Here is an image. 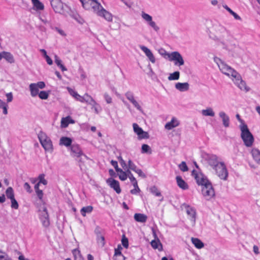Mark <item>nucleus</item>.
Segmentation results:
<instances>
[{
    "instance_id": "20",
    "label": "nucleus",
    "mask_w": 260,
    "mask_h": 260,
    "mask_svg": "<svg viewBox=\"0 0 260 260\" xmlns=\"http://www.w3.org/2000/svg\"><path fill=\"white\" fill-rule=\"evenodd\" d=\"M68 91L70 94L74 97L77 100L81 102H88V99H86L85 97L81 96L74 90L68 88Z\"/></svg>"
},
{
    "instance_id": "37",
    "label": "nucleus",
    "mask_w": 260,
    "mask_h": 260,
    "mask_svg": "<svg viewBox=\"0 0 260 260\" xmlns=\"http://www.w3.org/2000/svg\"><path fill=\"white\" fill-rule=\"evenodd\" d=\"M180 77V73L179 71H175L173 73H171L169 75L168 77V80L170 81L171 80H177L179 79Z\"/></svg>"
},
{
    "instance_id": "52",
    "label": "nucleus",
    "mask_w": 260,
    "mask_h": 260,
    "mask_svg": "<svg viewBox=\"0 0 260 260\" xmlns=\"http://www.w3.org/2000/svg\"><path fill=\"white\" fill-rule=\"evenodd\" d=\"M236 118L238 119V120L240 122V124L239 125L240 128L243 127V126H247V124L244 122V120L240 118V116L239 114L236 115Z\"/></svg>"
},
{
    "instance_id": "35",
    "label": "nucleus",
    "mask_w": 260,
    "mask_h": 260,
    "mask_svg": "<svg viewBox=\"0 0 260 260\" xmlns=\"http://www.w3.org/2000/svg\"><path fill=\"white\" fill-rule=\"evenodd\" d=\"M31 2L37 10H43L44 9V5L39 0H31Z\"/></svg>"
},
{
    "instance_id": "26",
    "label": "nucleus",
    "mask_w": 260,
    "mask_h": 260,
    "mask_svg": "<svg viewBox=\"0 0 260 260\" xmlns=\"http://www.w3.org/2000/svg\"><path fill=\"white\" fill-rule=\"evenodd\" d=\"M134 217L136 221L142 223L145 222L147 219V215L141 213L135 214Z\"/></svg>"
},
{
    "instance_id": "7",
    "label": "nucleus",
    "mask_w": 260,
    "mask_h": 260,
    "mask_svg": "<svg viewBox=\"0 0 260 260\" xmlns=\"http://www.w3.org/2000/svg\"><path fill=\"white\" fill-rule=\"evenodd\" d=\"M39 212L40 219L42 221L43 225L47 228L50 225V220L49 219V215L45 206V203L41 204L39 207Z\"/></svg>"
},
{
    "instance_id": "19",
    "label": "nucleus",
    "mask_w": 260,
    "mask_h": 260,
    "mask_svg": "<svg viewBox=\"0 0 260 260\" xmlns=\"http://www.w3.org/2000/svg\"><path fill=\"white\" fill-rule=\"evenodd\" d=\"M140 48L145 53L149 60L153 63H155V58L151 50L144 46H141Z\"/></svg>"
},
{
    "instance_id": "46",
    "label": "nucleus",
    "mask_w": 260,
    "mask_h": 260,
    "mask_svg": "<svg viewBox=\"0 0 260 260\" xmlns=\"http://www.w3.org/2000/svg\"><path fill=\"white\" fill-rule=\"evenodd\" d=\"M150 191L152 193L154 194L155 196L159 197L161 196V193L159 191V190L157 189V188L154 186H152L150 189Z\"/></svg>"
},
{
    "instance_id": "22",
    "label": "nucleus",
    "mask_w": 260,
    "mask_h": 260,
    "mask_svg": "<svg viewBox=\"0 0 260 260\" xmlns=\"http://www.w3.org/2000/svg\"><path fill=\"white\" fill-rule=\"evenodd\" d=\"M219 116L222 119L224 126L226 127H229L230 125V118L226 113L224 112L221 111L219 113Z\"/></svg>"
},
{
    "instance_id": "50",
    "label": "nucleus",
    "mask_w": 260,
    "mask_h": 260,
    "mask_svg": "<svg viewBox=\"0 0 260 260\" xmlns=\"http://www.w3.org/2000/svg\"><path fill=\"white\" fill-rule=\"evenodd\" d=\"M11 207L12 208L15 209H17L18 208L19 205L17 201L15 199V198L11 200Z\"/></svg>"
},
{
    "instance_id": "21",
    "label": "nucleus",
    "mask_w": 260,
    "mask_h": 260,
    "mask_svg": "<svg viewBox=\"0 0 260 260\" xmlns=\"http://www.w3.org/2000/svg\"><path fill=\"white\" fill-rule=\"evenodd\" d=\"M179 121L176 118H173L170 122L167 123L165 126V128L168 130H171L172 128L177 127L179 125Z\"/></svg>"
},
{
    "instance_id": "55",
    "label": "nucleus",
    "mask_w": 260,
    "mask_h": 260,
    "mask_svg": "<svg viewBox=\"0 0 260 260\" xmlns=\"http://www.w3.org/2000/svg\"><path fill=\"white\" fill-rule=\"evenodd\" d=\"M111 164L114 167L116 172H118L119 170H121V169L118 168V164L116 161L112 160L111 161Z\"/></svg>"
},
{
    "instance_id": "36",
    "label": "nucleus",
    "mask_w": 260,
    "mask_h": 260,
    "mask_svg": "<svg viewBox=\"0 0 260 260\" xmlns=\"http://www.w3.org/2000/svg\"><path fill=\"white\" fill-rule=\"evenodd\" d=\"M4 58L10 63H13L14 59L13 55L9 52L4 51Z\"/></svg>"
},
{
    "instance_id": "24",
    "label": "nucleus",
    "mask_w": 260,
    "mask_h": 260,
    "mask_svg": "<svg viewBox=\"0 0 260 260\" xmlns=\"http://www.w3.org/2000/svg\"><path fill=\"white\" fill-rule=\"evenodd\" d=\"M39 186L40 184L37 183L35 184L34 188L37 194V196L40 200V202L41 203V204H43L44 203L43 200V192L42 190L39 189Z\"/></svg>"
},
{
    "instance_id": "43",
    "label": "nucleus",
    "mask_w": 260,
    "mask_h": 260,
    "mask_svg": "<svg viewBox=\"0 0 260 260\" xmlns=\"http://www.w3.org/2000/svg\"><path fill=\"white\" fill-rule=\"evenodd\" d=\"M85 96L88 98V99H90V101L88 100V102H85L86 103L91 105L92 107H94L96 105H98V104L93 99V98L89 95H88L87 93L85 94Z\"/></svg>"
},
{
    "instance_id": "54",
    "label": "nucleus",
    "mask_w": 260,
    "mask_h": 260,
    "mask_svg": "<svg viewBox=\"0 0 260 260\" xmlns=\"http://www.w3.org/2000/svg\"><path fill=\"white\" fill-rule=\"evenodd\" d=\"M127 177L129 178L132 182L137 181L136 178L133 176V174L129 170H127Z\"/></svg>"
},
{
    "instance_id": "9",
    "label": "nucleus",
    "mask_w": 260,
    "mask_h": 260,
    "mask_svg": "<svg viewBox=\"0 0 260 260\" xmlns=\"http://www.w3.org/2000/svg\"><path fill=\"white\" fill-rule=\"evenodd\" d=\"M51 5L54 11L56 13H59L63 15H67V9L68 7L64 5L60 0H52Z\"/></svg>"
},
{
    "instance_id": "25",
    "label": "nucleus",
    "mask_w": 260,
    "mask_h": 260,
    "mask_svg": "<svg viewBox=\"0 0 260 260\" xmlns=\"http://www.w3.org/2000/svg\"><path fill=\"white\" fill-rule=\"evenodd\" d=\"M122 247L119 245L117 249L115 250V254L113 256V260H124V256L121 254L120 249Z\"/></svg>"
},
{
    "instance_id": "30",
    "label": "nucleus",
    "mask_w": 260,
    "mask_h": 260,
    "mask_svg": "<svg viewBox=\"0 0 260 260\" xmlns=\"http://www.w3.org/2000/svg\"><path fill=\"white\" fill-rule=\"evenodd\" d=\"M30 94L31 96H36L39 94V88L36 85V83H31L29 85Z\"/></svg>"
},
{
    "instance_id": "64",
    "label": "nucleus",
    "mask_w": 260,
    "mask_h": 260,
    "mask_svg": "<svg viewBox=\"0 0 260 260\" xmlns=\"http://www.w3.org/2000/svg\"><path fill=\"white\" fill-rule=\"evenodd\" d=\"M45 58L47 62V63L48 64H49V65L52 64L53 61H52V59H51V58L48 55L46 56Z\"/></svg>"
},
{
    "instance_id": "53",
    "label": "nucleus",
    "mask_w": 260,
    "mask_h": 260,
    "mask_svg": "<svg viewBox=\"0 0 260 260\" xmlns=\"http://www.w3.org/2000/svg\"><path fill=\"white\" fill-rule=\"evenodd\" d=\"M128 168L134 171H135L137 169V166L131 160H129L128 161Z\"/></svg>"
},
{
    "instance_id": "63",
    "label": "nucleus",
    "mask_w": 260,
    "mask_h": 260,
    "mask_svg": "<svg viewBox=\"0 0 260 260\" xmlns=\"http://www.w3.org/2000/svg\"><path fill=\"white\" fill-rule=\"evenodd\" d=\"M61 60L58 57L57 55H55V62L58 67L61 65Z\"/></svg>"
},
{
    "instance_id": "58",
    "label": "nucleus",
    "mask_w": 260,
    "mask_h": 260,
    "mask_svg": "<svg viewBox=\"0 0 260 260\" xmlns=\"http://www.w3.org/2000/svg\"><path fill=\"white\" fill-rule=\"evenodd\" d=\"M23 187L29 193H31L32 191L29 184L27 182H26L24 184Z\"/></svg>"
},
{
    "instance_id": "61",
    "label": "nucleus",
    "mask_w": 260,
    "mask_h": 260,
    "mask_svg": "<svg viewBox=\"0 0 260 260\" xmlns=\"http://www.w3.org/2000/svg\"><path fill=\"white\" fill-rule=\"evenodd\" d=\"M6 96L7 98V102L9 103L12 101L13 100V95L11 92L8 93L6 94Z\"/></svg>"
},
{
    "instance_id": "10",
    "label": "nucleus",
    "mask_w": 260,
    "mask_h": 260,
    "mask_svg": "<svg viewBox=\"0 0 260 260\" xmlns=\"http://www.w3.org/2000/svg\"><path fill=\"white\" fill-rule=\"evenodd\" d=\"M214 170H215L218 176L221 179L224 180H226L228 176V173L226 169V167L223 162H220V164L215 168Z\"/></svg>"
},
{
    "instance_id": "59",
    "label": "nucleus",
    "mask_w": 260,
    "mask_h": 260,
    "mask_svg": "<svg viewBox=\"0 0 260 260\" xmlns=\"http://www.w3.org/2000/svg\"><path fill=\"white\" fill-rule=\"evenodd\" d=\"M36 86L40 89H43L45 87V84L43 81H40L36 83Z\"/></svg>"
},
{
    "instance_id": "28",
    "label": "nucleus",
    "mask_w": 260,
    "mask_h": 260,
    "mask_svg": "<svg viewBox=\"0 0 260 260\" xmlns=\"http://www.w3.org/2000/svg\"><path fill=\"white\" fill-rule=\"evenodd\" d=\"M251 154L254 160L260 165V151L256 148L251 150Z\"/></svg>"
},
{
    "instance_id": "47",
    "label": "nucleus",
    "mask_w": 260,
    "mask_h": 260,
    "mask_svg": "<svg viewBox=\"0 0 260 260\" xmlns=\"http://www.w3.org/2000/svg\"><path fill=\"white\" fill-rule=\"evenodd\" d=\"M0 260H12L5 252L0 250Z\"/></svg>"
},
{
    "instance_id": "29",
    "label": "nucleus",
    "mask_w": 260,
    "mask_h": 260,
    "mask_svg": "<svg viewBox=\"0 0 260 260\" xmlns=\"http://www.w3.org/2000/svg\"><path fill=\"white\" fill-rule=\"evenodd\" d=\"M176 181L178 186L182 189H187L188 188L187 184L182 179L180 176L176 177Z\"/></svg>"
},
{
    "instance_id": "11",
    "label": "nucleus",
    "mask_w": 260,
    "mask_h": 260,
    "mask_svg": "<svg viewBox=\"0 0 260 260\" xmlns=\"http://www.w3.org/2000/svg\"><path fill=\"white\" fill-rule=\"evenodd\" d=\"M182 207H184L187 214L190 217L191 224L193 226L196 223V210L189 205L184 204Z\"/></svg>"
},
{
    "instance_id": "49",
    "label": "nucleus",
    "mask_w": 260,
    "mask_h": 260,
    "mask_svg": "<svg viewBox=\"0 0 260 260\" xmlns=\"http://www.w3.org/2000/svg\"><path fill=\"white\" fill-rule=\"evenodd\" d=\"M179 169L183 172H186L187 171L188 169V167L184 161H182L179 165Z\"/></svg>"
},
{
    "instance_id": "48",
    "label": "nucleus",
    "mask_w": 260,
    "mask_h": 260,
    "mask_svg": "<svg viewBox=\"0 0 260 260\" xmlns=\"http://www.w3.org/2000/svg\"><path fill=\"white\" fill-rule=\"evenodd\" d=\"M104 99L107 104H110L112 103V99L108 93H107V92L104 93Z\"/></svg>"
},
{
    "instance_id": "13",
    "label": "nucleus",
    "mask_w": 260,
    "mask_h": 260,
    "mask_svg": "<svg viewBox=\"0 0 260 260\" xmlns=\"http://www.w3.org/2000/svg\"><path fill=\"white\" fill-rule=\"evenodd\" d=\"M134 131L137 134L139 139H148L149 137L147 132H144L137 123H134Z\"/></svg>"
},
{
    "instance_id": "62",
    "label": "nucleus",
    "mask_w": 260,
    "mask_h": 260,
    "mask_svg": "<svg viewBox=\"0 0 260 260\" xmlns=\"http://www.w3.org/2000/svg\"><path fill=\"white\" fill-rule=\"evenodd\" d=\"M104 240L105 239L103 235H100V236L98 237V242L101 243L103 246L105 244Z\"/></svg>"
},
{
    "instance_id": "3",
    "label": "nucleus",
    "mask_w": 260,
    "mask_h": 260,
    "mask_svg": "<svg viewBox=\"0 0 260 260\" xmlns=\"http://www.w3.org/2000/svg\"><path fill=\"white\" fill-rule=\"evenodd\" d=\"M90 6L96 14L104 18L107 21L112 22L113 16L112 14L103 8L102 5L95 0H85L83 2V7L88 9Z\"/></svg>"
},
{
    "instance_id": "34",
    "label": "nucleus",
    "mask_w": 260,
    "mask_h": 260,
    "mask_svg": "<svg viewBox=\"0 0 260 260\" xmlns=\"http://www.w3.org/2000/svg\"><path fill=\"white\" fill-rule=\"evenodd\" d=\"M191 241L194 244V246L198 249H201L204 246V243L198 238H192Z\"/></svg>"
},
{
    "instance_id": "2",
    "label": "nucleus",
    "mask_w": 260,
    "mask_h": 260,
    "mask_svg": "<svg viewBox=\"0 0 260 260\" xmlns=\"http://www.w3.org/2000/svg\"><path fill=\"white\" fill-rule=\"evenodd\" d=\"M192 175L198 184L202 186V193L206 200H209L214 197L215 192L212 184L203 174L197 173L196 171L193 170Z\"/></svg>"
},
{
    "instance_id": "18",
    "label": "nucleus",
    "mask_w": 260,
    "mask_h": 260,
    "mask_svg": "<svg viewBox=\"0 0 260 260\" xmlns=\"http://www.w3.org/2000/svg\"><path fill=\"white\" fill-rule=\"evenodd\" d=\"M66 12V16L69 15L80 24H83L84 23V20L75 11L72 10L68 8V9H67Z\"/></svg>"
},
{
    "instance_id": "31",
    "label": "nucleus",
    "mask_w": 260,
    "mask_h": 260,
    "mask_svg": "<svg viewBox=\"0 0 260 260\" xmlns=\"http://www.w3.org/2000/svg\"><path fill=\"white\" fill-rule=\"evenodd\" d=\"M151 246L154 249H158L159 251L162 250V244L158 238L157 240H153L151 242Z\"/></svg>"
},
{
    "instance_id": "17",
    "label": "nucleus",
    "mask_w": 260,
    "mask_h": 260,
    "mask_svg": "<svg viewBox=\"0 0 260 260\" xmlns=\"http://www.w3.org/2000/svg\"><path fill=\"white\" fill-rule=\"evenodd\" d=\"M206 159L209 165L211 166L214 169L218 165H219L220 162L218 161L217 159V157L214 155H207Z\"/></svg>"
},
{
    "instance_id": "40",
    "label": "nucleus",
    "mask_w": 260,
    "mask_h": 260,
    "mask_svg": "<svg viewBox=\"0 0 260 260\" xmlns=\"http://www.w3.org/2000/svg\"><path fill=\"white\" fill-rule=\"evenodd\" d=\"M223 7L226 9L231 15H232L235 19L239 20H241V17L233 11H232L229 7H228V6L223 5Z\"/></svg>"
},
{
    "instance_id": "8",
    "label": "nucleus",
    "mask_w": 260,
    "mask_h": 260,
    "mask_svg": "<svg viewBox=\"0 0 260 260\" xmlns=\"http://www.w3.org/2000/svg\"><path fill=\"white\" fill-rule=\"evenodd\" d=\"M39 141L46 151L51 152L53 149V145L50 139L47 137L46 134L40 132L38 134Z\"/></svg>"
},
{
    "instance_id": "32",
    "label": "nucleus",
    "mask_w": 260,
    "mask_h": 260,
    "mask_svg": "<svg viewBox=\"0 0 260 260\" xmlns=\"http://www.w3.org/2000/svg\"><path fill=\"white\" fill-rule=\"evenodd\" d=\"M72 142V140L71 138L66 137H62L60 139L59 144L68 147L71 145Z\"/></svg>"
},
{
    "instance_id": "4",
    "label": "nucleus",
    "mask_w": 260,
    "mask_h": 260,
    "mask_svg": "<svg viewBox=\"0 0 260 260\" xmlns=\"http://www.w3.org/2000/svg\"><path fill=\"white\" fill-rule=\"evenodd\" d=\"M228 34L226 28L219 23H215L209 30L210 38L215 41H220Z\"/></svg>"
},
{
    "instance_id": "57",
    "label": "nucleus",
    "mask_w": 260,
    "mask_h": 260,
    "mask_svg": "<svg viewBox=\"0 0 260 260\" xmlns=\"http://www.w3.org/2000/svg\"><path fill=\"white\" fill-rule=\"evenodd\" d=\"M135 172H136L139 175V176L143 178H145L146 177L145 174L142 172V171L141 169L137 168Z\"/></svg>"
},
{
    "instance_id": "51",
    "label": "nucleus",
    "mask_w": 260,
    "mask_h": 260,
    "mask_svg": "<svg viewBox=\"0 0 260 260\" xmlns=\"http://www.w3.org/2000/svg\"><path fill=\"white\" fill-rule=\"evenodd\" d=\"M122 245L126 248H127L128 246V241L127 238H126L125 235H123L122 238Z\"/></svg>"
},
{
    "instance_id": "38",
    "label": "nucleus",
    "mask_w": 260,
    "mask_h": 260,
    "mask_svg": "<svg viewBox=\"0 0 260 260\" xmlns=\"http://www.w3.org/2000/svg\"><path fill=\"white\" fill-rule=\"evenodd\" d=\"M141 152L142 153L151 154L152 149L147 144H143L142 146Z\"/></svg>"
},
{
    "instance_id": "12",
    "label": "nucleus",
    "mask_w": 260,
    "mask_h": 260,
    "mask_svg": "<svg viewBox=\"0 0 260 260\" xmlns=\"http://www.w3.org/2000/svg\"><path fill=\"white\" fill-rule=\"evenodd\" d=\"M141 16L144 20L148 23V24L152 27L155 31H158L159 29V27L156 24L154 21H152V18L150 15L144 12H142Z\"/></svg>"
},
{
    "instance_id": "44",
    "label": "nucleus",
    "mask_w": 260,
    "mask_h": 260,
    "mask_svg": "<svg viewBox=\"0 0 260 260\" xmlns=\"http://www.w3.org/2000/svg\"><path fill=\"white\" fill-rule=\"evenodd\" d=\"M38 95L41 99L46 100L49 96V91H41Z\"/></svg>"
},
{
    "instance_id": "14",
    "label": "nucleus",
    "mask_w": 260,
    "mask_h": 260,
    "mask_svg": "<svg viewBox=\"0 0 260 260\" xmlns=\"http://www.w3.org/2000/svg\"><path fill=\"white\" fill-rule=\"evenodd\" d=\"M125 95L127 99L129 100L139 111H140L142 113H143V109H142L141 107L139 104V103L135 99L134 95L132 92H131L130 91H128L125 93Z\"/></svg>"
},
{
    "instance_id": "39",
    "label": "nucleus",
    "mask_w": 260,
    "mask_h": 260,
    "mask_svg": "<svg viewBox=\"0 0 260 260\" xmlns=\"http://www.w3.org/2000/svg\"><path fill=\"white\" fill-rule=\"evenodd\" d=\"M93 209V207L91 206H88L83 207L81 210V213L83 216H86V213H90Z\"/></svg>"
},
{
    "instance_id": "45",
    "label": "nucleus",
    "mask_w": 260,
    "mask_h": 260,
    "mask_svg": "<svg viewBox=\"0 0 260 260\" xmlns=\"http://www.w3.org/2000/svg\"><path fill=\"white\" fill-rule=\"evenodd\" d=\"M38 178L39 180L38 183L40 184L41 183H42L44 185H46L47 184V181L45 179V175L44 174H40Z\"/></svg>"
},
{
    "instance_id": "27",
    "label": "nucleus",
    "mask_w": 260,
    "mask_h": 260,
    "mask_svg": "<svg viewBox=\"0 0 260 260\" xmlns=\"http://www.w3.org/2000/svg\"><path fill=\"white\" fill-rule=\"evenodd\" d=\"M75 121L73 120L70 116H67L65 118H62L61 120V127H66L68 126L69 123H74Z\"/></svg>"
},
{
    "instance_id": "42",
    "label": "nucleus",
    "mask_w": 260,
    "mask_h": 260,
    "mask_svg": "<svg viewBox=\"0 0 260 260\" xmlns=\"http://www.w3.org/2000/svg\"><path fill=\"white\" fill-rule=\"evenodd\" d=\"M117 172L119 173V178L121 180L124 181L127 179V172L126 173L125 172H124L123 171H122V169H121Z\"/></svg>"
},
{
    "instance_id": "23",
    "label": "nucleus",
    "mask_w": 260,
    "mask_h": 260,
    "mask_svg": "<svg viewBox=\"0 0 260 260\" xmlns=\"http://www.w3.org/2000/svg\"><path fill=\"white\" fill-rule=\"evenodd\" d=\"M175 88L180 91H186L189 89V85L187 82L185 83H177L175 84Z\"/></svg>"
},
{
    "instance_id": "60",
    "label": "nucleus",
    "mask_w": 260,
    "mask_h": 260,
    "mask_svg": "<svg viewBox=\"0 0 260 260\" xmlns=\"http://www.w3.org/2000/svg\"><path fill=\"white\" fill-rule=\"evenodd\" d=\"M95 233L97 236V237H99L100 235H102V230H101V228L98 226H96L95 229Z\"/></svg>"
},
{
    "instance_id": "56",
    "label": "nucleus",
    "mask_w": 260,
    "mask_h": 260,
    "mask_svg": "<svg viewBox=\"0 0 260 260\" xmlns=\"http://www.w3.org/2000/svg\"><path fill=\"white\" fill-rule=\"evenodd\" d=\"M118 159L119 160V162H120L121 166H122V167L124 169H126L127 168L126 164L125 162L124 161V160L122 158V157L121 156L118 157Z\"/></svg>"
},
{
    "instance_id": "15",
    "label": "nucleus",
    "mask_w": 260,
    "mask_h": 260,
    "mask_svg": "<svg viewBox=\"0 0 260 260\" xmlns=\"http://www.w3.org/2000/svg\"><path fill=\"white\" fill-rule=\"evenodd\" d=\"M106 182L110 185V186L114 189L116 193H120L121 192V189L119 186V182L112 178H110L106 180Z\"/></svg>"
},
{
    "instance_id": "33",
    "label": "nucleus",
    "mask_w": 260,
    "mask_h": 260,
    "mask_svg": "<svg viewBox=\"0 0 260 260\" xmlns=\"http://www.w3.org/2000/svg\"><path fill=\"white\" fill-rule=\"evenodd\" d=\"M202 114L205 116H211L214 117L215 116V113L213 111L212 108L209 107L206 109L202 110Z\"/></svg>"
},
{
    "instance_id": "1",
    "label": "nucleus",
    "mask_w": 260,
    "mask_h": 260,
    "mask_svg": "<svg viewBox=\"0 0 260 260\" xmlns=\"http://www.w3.org/2000/svg\"><path fill=\"white\" fill-rule=\"evenodd\" d=\"M214 61L217 64L220 71L224 75L232 78L235 84L241 90L245 92L250 90V88L246 82L242 79L241 75L234 69L229 66L219 58L215 57Z\"/></svg>"
},
{
    "instance_id": "16",
    "label": "nucleus",
    "mask_w": 260,
    "mask_h": 260,
    "mask_svg": "<svg viewBox=\"0 0 260 260\" xmlns=\"http://www.w3.org/2000/svg\"><path fill=\"white\" fill-rule=\"evenodd\" d=\"M71 151L74 156L80 157L81 159H86V157L82 154V152L78 145H73L71 147Z\"/></svg>"
},
{
    "instance_id": "41",
    "label": "nucleus",
    "mask_w": 260,
    "mask_h": 260,
    "mask_svg": "<svg viewBox=\"0 0 260 260\" xmlns=\"http://www.w3.org/2000/svg\"><path fill=\"white\" fill-rule=\"evenodd\" d=\"M6 196L10 200L14 198V193L13 189L11 187H9L6 191Z\"/></svg>"
},
{
    "instance_id": "6",
    "label": "nucleus",
    "mask_w": 260,
    "mask_h": 260,
    "mask_svg": "<svg viewBox=\"0 0 260 260\" xmlns=\"http://www.w3.org/2000/svg\"><path fill=\"white\" fill-rule=\"evenodd\" d=\"M165 55L170 61H173L176 66H182L184 64V61L183 57L178 51H174L171 53L166 52Z\"/></svg>"
},
{
    "instance_id": "5",
    "label": "nucleus",
    "mask_w": 260,
    "mask_h": 260,
    "mask_svg": "<svg viewBox=\"0 0 260 260\" xmlns=\"http://www.w3.org/2000/svg\"><path fill=\"white\" fill-rule=\"evenodd\" d=\"M241 131V138L244 145L248 147H251L254 143V137L250 132L247 125L240 128Z\"/></svg>"
}]
</instances>
